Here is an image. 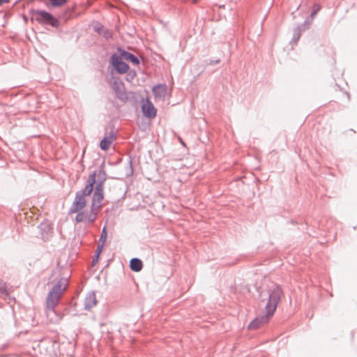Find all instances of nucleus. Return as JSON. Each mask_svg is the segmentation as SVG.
<instances>
[{"label":"nucleus","mask_w":357,"mask_h":357,"mask_svg":"<svg viewBox=\"0 0 357 357\" xmlns=\"http://www.w3.org/2000/svg\"><path fill=\"white\" fill-rule=\"evenodd\" d=\"M268 301L265 305V314L255 317L248 326V330L259 328L263 324L267 323L271 317L279 304L281 298L284 295L282 287L273 283L267 288Z\"/></svg>","instance_id":"f257e3e1"},{"label":"nucleus","mask_w":357,"mask_h":357,"mask_svg":"<svg viewBox=\"0 0 357 357\" xmlns=\"http://www.w3.org/2000/svg\"><path fill=\"white\" fill-rule=\"evenodd\" d=\"M96 174L95 172H92L89 174L84 188L76 192L75 199L69 209L68 214L79 212L86 206V200L85 197L90 195L93 192L96 183Z\"/></svg>","instance_id":"f03ea898"},{"label":"nucleus","mask_w":357,"mask_h":357,"mask_svg":"<svg viewBox=\"0 0 357 357\" xmlns=\"http://www.w3.org/2000/svg\"><path fill=\"white\" fill-rule=\"evenodd\" d=\"M29 13L32 15L31 21L36 20L40 24L50 25L54 28L59 26V20L50 12L45 10L31 9Z\"/></svg>","instance_id":"7ed1b4c3"},{"label":"nucleus","mask_w":357,"mask_h":357,"mask_svg":"<svg viewBox=\"0 0 357 357\" xmlns=\"http://www.w3.org/2000/svg\"><path fill=\"white\" fill-rule=\"evenodd\" d=\"M122 58L120 53L114 52L109 57L108 69L110 75H124L130 69V66Z\"/></svg>","instance_id":"20e7f679"},{"label":"nucleus","mask_w":357,"mask_h":357,"mask_svg":"<svg viewBox=\"0 0 357 357\" xmlns=\"http://www.w3.org/2000/svg\"><path fill=\"white\" fill-rule=\"evenodd\" d=\"M142 112L144 117L152 119L157 115V109L149 98H142Z\"/></svg>","instance_id":"39448f33"},{"label":"nucleus","mask_w":357,"mask_h":357,"mask_svg":"<svg viewBox=\"0 0 357 357\" xmlns=\"http://www.w3.org/2000/svg\"><path fill=\"white\" fill-rule=\"evenodd\" d=\"M93 172L96 174V183L94 186L105 188V182L107 180V173L105 170L104 164L102 163L100 166L98 170L96 169Z\"/></svg>","instance_id":"423d86ee"},{"label":"nucleus","mask_w":357,"mask_h":357,"mask_svg":"<svg viewBox=\"0 0 357 357\" xmlns=\"http://www.w3.org/2000/svg\"><path fill=\"white\" fill-rule=\"evenodd\" d=\"M61 294H57L50 291L46 299V308L48 311L54 312V308L59 303V298Z\"/></svg>","instance_id":"0eeeda50"},{"label":"nucleus","mask_w":357,"mask_h":357,"mask_svg":"<svg viewBox=\"0 0 357 357\" xmlns=\"http://www.w3.org/2000/svg\"><path fill=\"white\" fill-rule=\"evenodd\" d=\"M116 135L114 132L111 131L108 134L106 133L104 137L100 142V149L102 151H107L109 149L113 141L116 139Z\"/></svg>","instance_id":"6e6552de"},{"label":"nucleus","mask_w":357,"mask_h":357,"mask_svg":"<svg viewBox=\"0 0 357 357\" xmlns=\"http://www.w3.org/2000/svg\"><path fill=\"white\" fill-rule=\"evenodd\" d=\"M118 53H120L122 56V58L127 61L132 63L133 65H139L140 63V61L139 58L135 56L134 54L126 50L125 49L119 47L117 48Z\"/></svg>","instance_id":"1a4fd4ad"},{"label":"nucleus","mask_w":357,"mask_h":357,"mask_svg":"<svg viewBox=\"0 0 357 357\" xmlns=\"http://www.w3.org/2000/svg\"><path fill=\"white\" fill-rule=\"evenodd\" d=\"M68 285V278L62 277L56 282L50 291L57 294H61L63 291L66 290Z\"/></svg>","instance_id":"9d476101"},{"label":"nucleus","mask_w":357,"mask_h":357,"mask_svg":"<svg viewBox=\"0 0 357 357\" xmlns=\"http://www.w3.org/2000/svg\"><path fill=\"white\" fill-rule=\"evenodd\" d=\"M97 303V299L94 291L88 293L84 299V307L86 310H90Z\"/></svg>","instance_id":"9b49d317"},{"label":"nucleus","mask_w":357,"mask_h":357,"mask_svg":"<svg viewBox=\"0 0 357 357\" xmlns=\"http://www.w3.org/2000/svg\"><path fill=\"white\" fill-rule=\"evenodd\" d=\"M309 29V26H303V23L295 27L293 30V37L290 41V43L292 45L296 44L300 39L302 33Z\"/></svg>","instance_id":"f8f14e48"},{"label":"nucleus","mask_w":357,"mask_h":357,"mask_svg":"<svg viewBox=\"0 0 357 357\" xmlns=\"http://www.w3.org/2000/svg\"><path fill=\"white\" fill-rule=\"evenodd\" d=\"M321 6L319 4L315 3L312 6V10L311 11L310 15L307 17V18L305 20L304 22L303 23V26H309L310 27L313 19L314 16L319 13V11L321 10Z\"/></svg>","instance_id":"ddd939ff"},{"label":"nucleus","mask_w":357,"mask_h":357,"mask_svg":"<svg viewBox=\"0 0 357 357\" xmlns=\"http://www.w3.org/2000/svg\"><path fill=\"white\" fill-rule=\"evenodd\" d=\"M167 86L165 84H158L152 88V93L155 98L165 97Z\"/></svg>","instance_id":"4468645a"},{"label":"nucleus","mask_w":357,"mask_h":357,"mask_svg":"<svg viewBox=\"0 0 357 357\" xmlns=\"http://www.w3.org/2000/svg\"><path fill=\"white\" fill-rule=\"evenodd\" d=\"M129 267L132 271L139 272L143 268V261L137 257H133L130 260Z\"/></svg>","instance_id":"2eb2a0df"},{"label":"nucleus","mask_w":357,"mask_h":357,"mask_svg":"<svg viewBox=\"0 0 357 357\" xmlns=\"http://www.w3.org/2000/svg\"><path fill=\"white\" fill-rule=\"evenodd\" d=\"M94 192L92 196V201L101 203L104 199V188L94 186Z\"/></svg>","instance_id":"dca6fc26"},{"label":"nucleus","mask_w":357,"mask_h":357,"mask_svg":"<svg viewBox=\"0 0 357 357\" xmlns=\"http://www.w3.org/2000/svg\"><path fill=\"white\" fill-rule=\"evenodd\" d=\"M110 75L112 80V89L114 91L125 87V85L120 77L115 76L114 75Z\"/></svg>","instance_id":"f3484780"},{"label":"nucleus","mask_w":357,"mask_h":357,"mask_svg":"<svg viewBox=\"0 0 357 357\" xmlns=\"http://www.w3.org/2000/svg\"><path fill=\"white\" fill-rule=\"evenodd\" d=\"M115 92L116 97L122 102L126 103L128 100V94L125 90V87L120 89Z\"/></svg>","instance_id":"a211bd4d"},{"label":"nucleus","mask_w":357,"mask_h":357,"mask_svg":"<svg viewBox=\"0 0 357 357\" xmlns=\"http://www.w3.org/2000/svg\"><path fill=\"white\" fill-rule=\"evenodd\" d=\"M102 244H98L94 255L92 258L91 266H95L99 260L100 255L103 250Z\"/></svg>","instance_id":"6ab92c4d"},{"label":"nucleus","mask_w":357,"mask_h":357,"mask_svg":"<svg viewBox=\"0 0 357 357\" xmlns=\"http://www.w3.org/2000/svg\"><path fill=\"white\" fill-rule=\"evenodd\" d=\"M77 215L75 218V220L77 223H79V222H87V218H86V215H87V211H83L81 210L79 211V212H77L76 213Z\"/></svg>","instance_id":"aec40b11"},{"label":"nucleus","mask_w":357,"mask_h":357,"mask_svg":"<svg viewBox=\"0 0 357 357\" xmlns=\"http://www.w3.org/2000/svg\"><path fill=\"white\" fill-rule=\"evenodd\" d=\"M107 227H106V225H105L102 229V231H101V234H100V236L99 238V241H98V244H102V247H104L105 243L107 240Z\"/></svg>","instance_id":"412c9836"},{"label":"nucleus","mask_w":357,"mask_h":357,"mask_svg":"<svg viewBox=\"0 0 357 357\" xmlns=\"http://www.w3.org/2000/svg\"><path fill=\"white\" fill-rule=\"evenodd\" d=\"M87 222L89 224H93L98 218V212L87 211Z\"/></svg>","instance_id":"4be33fe9"},{"label":"nucleus","mask_w":357,"mask_h":357,"mask_svg":"<svg viewBox=\"0 0 357 357\" xmlns=\"http://www.w3.org/2000/svg\"><path fill=\"white\" fill-rule=\"evenodd\" d=\"M93 29L98 34H100V32L105 28L100 22L93 21Z\"/></svg>","instance_id":"5701e85b"},{"label":"nucleus","mask_w":357,"mask_h":357,"mask_svg":"<svg viewBox=\"0 0 357 357\" xmlns=\"http://www.w3.org/2000/svg\"><path fill=\"white\" fill-rule=\"evenodd\" d=\"M99 35L104 37L107 40L113 38V32L107 28H105Z\"/></svg>","instance_id":"b1692460"},{"label":"nucleus","mask_w":357,"mask_h":357,"mask_svg":"<svg viewBox=\"0 0 357 357\" xmlns=\"http://www.w3.org/2000/svg\"><path fill=\"white\" fill-rule=\"evenodd\" d=\"M68 0H50V4L54 8H59L66 3Z\"/></svg>","instance_id":"393cba45"},{"label":"nucleus","mask_w":357,"mask_h":357,"mask_svg":"<svg viewBox=\"0 0 357 357\" xmlns=\"http://www.w3.org/2000/svg\"><path fill=\"white\" fill-rule=\"evenodd\" d=\"M126 80L128 82H131L133 80V79L135 78V77L136 76V72L134 69L133 70L129 69L128 73H126Z\"/></svg>","instance_id":"a878e982"},{"label":"nucleus","mask_w":357,"mask_h":357,"mask_svg":"<svg viewBox=\"0 0 357 357\" xmlns=\"http://www.w3.org/2000/svg\"><path fill=\"white\" fill-rule=\"evenodd\" d=\"M102 205L101 203L95 202L94 201L91 200L90 211L97 212V211L102 208Z\"/></svg>","instance_id":"bb28decb"},{"label":"nucleus","mask_w":357,"mask_h":357,"mask_svg":"<svg viewBox=\"0 0 357 357\" xmlns=\"http://www.w3.org/2000/svg\"><path fill=\"white\" fill-rule=\"evenodd\" d=\"M0 292L1 293L6 292V283L3 282V280H0Z\"/></svg>","instance_id":"cd10ccee"},{"label":"nucleus","mask_w":357,"mask_h":357,"mask_svg":"<svg viewBox=\"0 0 357 357\" xmlns=\"http://www.w3.org/2000/svg\"><path fill=\"white\" fill-rule=\"evenodd\" d=\"M128 165H129V169H130V175H132L133 174V167H132V158L130 156L129 157V160H128Z\"/></svg>","instance_id":"c85d7f7f"},{"label":"nucleus","mask_w":357,"mask_h":357,"mask_svg":"<svg viewBox=\"0 0 357 357\" xmlns=\"http://www.w3.org/2000/svg\"><path fill=\"white\" fill-rule=\"evenodd\" d=\"M220 62V60L219 59H215V60H213V59H211L209 61V64L213 66V65H215V64H217V63H219Z\"/></svg>","instance_id":"c756f323"},{"label":"nucleus","mask_w":357,"mask_h":357,"mask_svg":"<svg viewBox=\"0 0 357 357\" xmlns=\"http://www.w3.org/2000/svg\"><path fill=\"white\" fill-rule=\"evenodd\" d=\"M10 0H0V6L9 3Z\"/></svg>","instance_id":"7c9ffc66"},{"label":"nucleus","mask_w":357,"mask_h":357,"mask_svg":"<svg viewBox=\"0 0 357 357\" xmlns=\"http://www.w3.org/2000/svg\"><path fill=\"white\" fill-rule=\"evenodd\" d=\"M40 229H41L42 230H45V229H46V228H47V227H48V226H47V225H46L41 224V225H40Z\"/></svg>","instance_id":"2f4dec72"},{"label":"nucleus","mask_w":357,"mask_h":357,"mask_svg":"<svg viewBox=\"0 0 357 357\" xmlns=\"http://www.w3.org/2000/svg\"><path fill=\"white\" fill-rule=\"evenodd\" d=\"M180 140H181V144H183V145H185V144H184L183 141L181 138H180Z\"/></svg>","instance_id":"473e14b6"},{"label":"nucleus","mask_w":357,"mask_h":357,"mask_svg":"<svg viewBox=\"0 0 357 357\" xmlns=\"http://www.w3.org/2000/svg\"><path fill=\"white\" fill-rule=\"evenodd\" d=\"M351 337H352V339H353V338H354V332H351Z\"/></svg>","instance_id":"72a5a7b5"},{"label":"nucleus","mask_w":357,"mask_h":357,"mask_svg":"<svg viewBox=\"0 0 357 357\" xmlns=\"http://www.w3.org/2000/svg\"><path fill=\"white\" fill-rule=\"evenodd\" d=\"M23 17H24V20L26 21V17L24 15H23Z\"/></svg>","instance_id":"f704fd0d"},{"label":"nucleus","mask_w":357,"mask_h":357,"mask_svg":"<svg viewBox=\"0 0 357 357\" xmlns=\"http://www.w3.org/2000/svg\"><path fill=\"white\" fill-rule=\"evenodd\" d=\"M292 224H296V222L294 220H291Z\"/></svg>","instance_id":"c9c22d12"}]
</instances>
